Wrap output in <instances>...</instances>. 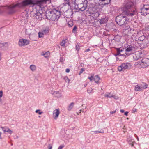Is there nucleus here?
I'll return each instance as SVG.
<instances>
[{
  "label": "nucleus",
  "mask_w": 149,
  "mask_h": 149,
  "mask_svg": "<svg viewBox=\"0 0 149 149\" xmlns=\"http://www.w3.org/2000/svg\"><path fill=\"white\" fill-rule=\"evenodd\" d=\"M1 101H2V99L1 98H0V102H1Z\"/></svg>",
  "instance_id": "5fc2aeb1"
},
{
  "label": "nucleus",
  "mask_w": 149,
  "mask_h": 149,
  "mask_svg": "<svg viewBox=\"0 0 149 149\" xmlns=\"http://www.w3.org/2000/svg\"><path fill=\"white\" fill-rule=\"evenodd\" d=\"M134 58L136 60H138L140 58V56L139 53H136L133 56Z\"/></svg>",
  "instance_id": "aec40b11"
},
{
  "label": "nucleus",
  "mask_w": 149,
  "mask_h": 149,
  "mask_svg": "<svg viewBox=\"0 0 149 149\" xmlns=\"http://www.w3.org/2000/svg\"><path fill=\"white\" fill-rule=\"evenodd\" d=\"M1 60V53L0 52V60Z\"/></svg>",
  "instance_id": "864d4df0"
},
{
  "label": "nucleus",
  "mask_w": 149,
  "mask_h": 149,
  "mask_svg": "<svg viewBox=\"0 0 149 149\" xmlns=\"http://www.w3.org/2000/svg\"><path fill=\"white\" fill-rule=\"evenodd\" d=\"M40 111V110H37L35 112L36 113H38L40 115L42 113V112Z\"/></svg>",
  "instance_id": "c9c22d12"
},
{
  "label": "nucleus",
  "mask_w": 149,
  "mask_h": 149,
  "mask_svg": "<svg viewBox=\"0 0 149 149\" xmlns=\"http://www.w3.org/2000/svg\"><path fill=\"white\" fill-rule=\"evenodd\" d=\"M111 0H99V1L103 2L104 1H105L106 2L104 3V5H107L109 3H110V1H111Z\"/></svg>",
  "instance_id": "393cba45"
},
{
  "label": "nucleus",
  "mask_w": 149,
  "mask_h": 149,
  "mask_svg": "<svg viewBox=\"0 0 149 149\" xmlns=\"http://www.w3.org/2000/svg\"><path fill=\"white\" fill-rule=\"evenodd\" d=\"M3 95V92L2 91H0V98L2 97Z\"/></svg>",
  "instance_id": "37998d69"
},
{
  "label": "nucleus",
  "mask_w": 149,
  "mask_h": 149,
  "mask_svg": "<svg viewBox=\"0 0 149 149\" xmlns=\"http://www.w3.org/2000/svg\"><path fill=\"white\" fill-rule=\"evenodd\" d=\"M120 111L122 113H123V112H124V110L123 109H121L120 110Z\"/></svg>",
  "instance_id": "603ef678"
},
{
  "label": "nucleus",
  "mask_w": 149,
  "mask_h": 149,
  "mask_svg": "<svg viewBox=\"0 0 149 149\" xmlns=\"http://www.w3.org/2000/svg\"><path fill=\"white\" fill-rule=\"evenodd\" d=\"M66 40H63L62 42L60 43V45L61 46H64L65 43L66 42Z\"/></svg>",
  "instance_id": "7c9ffc66"
},
{
  "label": "nucleus",
  "mask_w": 149,
  "mask_h": 149,
  "mask_svg": "<svg viewBox=\"0 0 149 149\" xmlns=\"http://www.w3.org/2000/svg\"><path fill=\"white\" fill-rule=\"evenodd\" d=\"M128 112L127 111L124 114L126 116H127L128 115Z\"/></svg>",
  "instance_id": "09e8293b"
},
{
  "label": "nucleus",
  "mask_w": 149,
  "mask_h": 149,
  "mask_svg": "<svg viewBox=\"0 0 149 149\" xmlns=\"http://www.w3.org/2000/svg\"><path fill=\"white\" fill-rule=\"evenodd\" d=\"M134 30L131 28L130 26H127L126 27L124 30V32L125 35L128 36H131L133 34Z\"/></svg>",
  "instance_id": "9d476101"
},
{
  "label": "nucleus",
  "mask_w": 149,
  "mask_h": 149,
  "mask_svg": "<svg viewBox=\"0 0 149 149\" xmlns=\"http://www.w3.org/2000/svg\"><path fill=\"white\" fill-rule=\"evenodd\" d=\"M84 71V69L83 68H81V71L79 73V75H80V74L82 73Z\"/></svg>",
  "instance_id": "ea45409f"
},
{
  "label": "nucleus",
  "mask_w": 149,
  "mask_h": 149,
  "mask_svg": "<svg viewBox=\"0 0 149 149\" xmlns=\"http://www.w3.org/2000/svg\"><path fill=\"white\" fill-rule=\"evenodd\" d=\"M70 71V70L69 69H66L65 71L67 73L69 72Z\"/></svg>",
  "instance_id": "de8ad7c7"
},
{
  "label": "nucleus",
  "mask_w": 149,
  "mask_h": 149,
  "mask_svg": "<svg viewBox=\"0 0 149 149\" xmlns=\"http://www.w3.org/2000/svg\"><path fill=\"white\" fill-rule=\"evenodd\" d=\"M11 145L12 146L13 145V144H11Z\"/></svg>",
  "instance_id": "bf43d9fd"
},
{
  "label": "nucleus",
  "mask_w": 149,
  "mask_h": 149,
  "mask_svg": "<svg viewBox=\"0 0 149 149\" xmlns=\"http://www.w3.org/2000/svg\"><path fill=\"white\" fill-rule=\"evenodd\" d=\"M88 1L87 0H84V3L79 4L77 5L78 8L81 11H84L87 7Z\"/></svg>",
  "instance_id": "6e6552de"
},
{
  "label": "nucleus",
  "mask_w": 149,
  "mask_h": 149,
  "mask_svg": "<svg viewBox=\"0 0 149 149\" xmlns=\"http://www.w3.org/2000/svg\"><path fill=\"white\" fill-rule=\"evenodd\" d=\"M93 91V89L91 88H88L87 90V92L89 93H91L92 91Z\"/></svg>",
  "instance_id": "473e14b6"
},
{
  "label": "nucleus",
  "mask_w": 149,
  "mask_h": 149,
  "mask_svg": "<svg viewBox=\"0 0 149 149\" xmlns=\"http://www.w3.org/2000/svg\"><path fill=\"white\" fill-rule=\"evenodd\" d=\"M49 30L48 29H45L43 30L42 32L44 34H46L49 32Z\"/></svg>",
  "instance_id": "72a5a7b5"
},
{
  "label": "nucleus",
  "mask_w": 149,
  "mask_h": 149,
  "mask_svg": "<svg viewBox=\"0 0 149 149\" xmlns=\"http://www.w3.org/2000/svg\"><path fill=\"white\" fill-rule=\"evenodd\" d=\"M8 44L7 42H0V48L1 49H3L6 47H7L8 46Z\"/></svg>",
  "instance_id": "4468645a"
},
{
  "label": "nucleus",
  "mask_w": 149,
  "mask_h": 149,
  "mask_svg": "<svg viewBox=\"0 0 149 149\" xmlns=\"http://www.w3.org/2000/svg\"><path fill=\"white\" fill-rule=\"evenodd\" d=\"M93 80L96 83H98L99 80H100V78L98 75H96L94 76Z\"/></svg>",
  "instance_id": "a211bd4d"
},
{
  "label": "nucleus",
  "mask_w": 149,
  "mask_h": 149,
  "mask_svg": "<svg viewBox=\"0 0 149 149\" xmlns=\"http://www.w3.org/2000/svg\"><path fill=\"white\" fill-rule=\"evenodd\" d=\"M38 35H39V38L42 37H43V35H44V34L42 32H39L38 33Z\"/></svg>",
  "instance_id": "2f4dec72"
},
{
  "label": "nucleus",
  "mask_w": 149,
  "mask_h": 149,
  "mask_svg": "<svg viewBox=\"0 0 149 149\" xmlns=\"http://www.w3.org/2000/svg\"><path fill=\"white\" fill-rule=\"evenodd\" d=\"M45 0L33 1V0H24L20 3H13L9 5L3 6V9L6 10L7 13L9 14L14 13L16 11V8H23L31 5H37L40 6L42 2Z\"/></svg>",
  "instance_id": "f257e3e1"
},
{
  "label": "nucleus",
  "mask_w": 149,
  "mask_h": 149,
  "mask_svg": "<svg viewBox=\"0 0 149 149\" xmlns=\"http://www.w3.org/2000/svg\"><path fill=\"white\" fill-rule=\"evenodd\" d=\"M127 141L129 144L131 145L132 147L134 146V141L133 139H132L130 137L127 139Z\"/></svg>",
  "instance_id": "dca6fc26"
},
{
  "label": "nucleus",
  "mask_w": 149,
  "mask_h": 149,
  "mask_svg": "<svg viewBox=\"0 0 149 149\" xmlns=\"http://www.w3.org/2000/svg\"><path fill=\"white\" fill-rule=\"evenodd\" d=\"M34 32L35 31L33 29H27L26 30V33L29 35L33 34Z\"/></svg>",
  "instance_id": "2eb2a0df"
},
{
  "label": "nucleus",
  "mask_w": 149,
  "mask_h": 149,
  "mask_svg": "<svg viewBox=\"0 0 149 149\" xmlns=\"http://www.w3.org/2000/svg\"><path fill=\"white\" fill-rule=\"evenodd\" d=\"M70 23H71V24L69 23V22L68 23V25L70 27H71L73 25L72 23L70 22Z\"/></svg>",
  "instance_id": "c03bdc74"
},
{
  "label": "nucleus",
  "mask_w": 149,
  "mask_h": 149,
  "mask_svg": "<svg viewBox=\"0 0 149 149\" xmlns=\"http://www.w3.org/2000/svg\"><path fill=\"white\" fill-rule=\"evenodd\" d=\"M132 66L130 63H123L118 68V70L119 71H124L125 70L130 69Z\"/></svg>",
  "instance_id": "39448f33"
},
{
  "label": "nucleus",
  "mask_w": 149,
  "mask_h": 149,
  "mask_svg": "<svg viewBox=\"0 0 149 149\" xmlns=\"http://www.w3.org/2000/svg\"><path fill=\"white\" fill-rule=\"evenodd\" d=\"M147 39L148 40L149 39V36L147 38Z\"/></svg>",
  "instance_id": "4d7b16f0"
},
{
  "label": "nucleus",
  "mask_w": 149,
  "mask_h": 149,
  "mask_svg": "<svg viewBox=\"0 0 149 149\" xmlns=\"http://www.w3.org/2000/svg\"><path fill=\"white\" fill-rule=\"evenodd\" d=\"M135 90L136 91H142V88H141V86H139L138 85H136L135 87Z\"/></svg>",
  "instance_id": "412c9836"
},
{
  "label": "nucleus",
  "mask_w": 149,
  "mask_h": 149,
  "mask_svg": "<svg viewBox=\"0 0 149 149\" xmlns=\"http://www.w3.org/2000/svg\"><path fill=\"white\" fill-rule=\"evenodd\" d=\"M133 47L131 45L128 46L125 48V53L127 55H129L132 53V51Z\"/></svg>",
  "instance_id": "f8f14e48"
},
{
  "label": "nucleus",
  "mask_w": 149,
  "mask_h": 149,
  "mask_svg": "<svg viewBox=\"0 0 149 149\" xmlns=\"http://www.w3.org/2000/svg\"><path fill=\"white\" fill-rule=\"evenodd\" d=\"M80 49V46L78 45H77L76 46V49L77 51H79Z\"/></svg>",
  "instance_id": "a19ab883"
},
{
  "label": "nucleus",
  "mask_w": 149,
  "mask_h": 149,
  "mask_svg": "<svg viewBox=\"0 0 149 149\" xmlns=\"http://www.w3.org/2000/svg\"><path fill=\"white\" fill-rule=\"evenodd\" d=\"M140 65L143 68L147 67L149 65V59L144 58L141 60Z\"/></svg>",
  "instance_id": "1a4fd4ad"
},
{
  "label": "nucleus",
  "mask_w": 149,
  "mask_h": 149,
  "mask_svg": "<svg viewBox=\"0 0 149 149\" xmlns=\"http://www.w3.org/2000/svg\"><path fill=\"white\" fill-rule=\"evenodd\" d=\"M52 95H53L54 96L57 97H60L61 96V93L58 91L54 92L52 93Z\"/></svg>",
  "instance_id": "f3484780"
},
{
  "label": "nucleus",
  "mask_w": 149,
  "mask_h": 149,
  "mask_svg": "<svg viewBox=\"0 0 149 149\" xmlns=\"http://www.w3.org/2000/svg\"><path fill=\"white\" fill-rule=\"evenodd\" d=\"M3 9V6L0 7V14H1L2 12V10Z\"/></svg>",
  "instance_id": "a18cd8bd"
},
{
  "label": "nucleus",
  "mask_w": 149,
  "mask_h": 149,
  "mask_svg": "<svg viewBox=\"0 0 149 149\" xmlns=\"http://www.w3.org/2000/svg\"><path fill=\"white\" fill-rule=\"evenodd\" d=\"M52 144H48V149H52Z\"/></svg>",
  "instance_id": "58836bf2"
},
{
  "label": "nucleus",
  "mask_w": 149,
  "mask_h": 149,
  "mask_svg": "<svg viewBox=\"0 0 149 149\" xmlns=\"http://www.w3.org/2000/svg\"><path fill=\"white\" fill-rule=\"evenodd\" d=\"M60 11L54 9L48 11L46 13V18L49 20L54 21L57 20L61 16Z\"/></svg>",
  "instance_id": "7ed1b4c3"
},
{
  "label": "nucleus",
  "mask_w": 149,
  "mask_h": 149,
  "mask_svg": "<svg viewBox=\"0 0 149 149\" xmlns=\"http://www.w3.org/2000/svg\"><path fill=\"white\" fill-rule=\"evenodd\" d=\"M127 119H128V118H127Z\"/></svg>",
  "instance_id": "13d9d810"
},
{
  "label": "nucleus",
  "mask_w": 149,
  "mask_h": 149,
  "mask_svg": "<svg viewBox=\"0 0 149 149\" xmlns=\"http://www.w3.org/2000/svg\"><path fill=\"white\" fill-rule=\"evenodd\" d=\"M93 75H92L90 77H88V79L90 80L91 81L93 79Z\"/></svg>",
  "instance_id": "4c0bfd02"
},
{
  "label": "nucleus",
  "mask_w": 149,
  "mask_h": 149,
  "mask_svg": "<svg viewBox=\"0 0 149 149\" xmlns=\"http://www.w3.org/2000/svg\"><path fill=\"white\" fill-rule=\"evenodd\" d=\"M3 131L5 134H6V132L8 133L9 134H11L13 132L10 130L8 127H1L0 128V139H2L3 138L1 136L2 134V131Z\"/></svg>",
  "instance_id": "423d86ee"
},
{
  "label": "nucleus",
  "mask_w": 149,
  "mask_h": 149,
  "mask_svg": "<svg viewBox=\"0 0 149 149\" xmlns=\"http://www.w3.org/2000/svg\"><path fill=\"white\" fill-rule=\"evenodd\" d=\"M145 38V36L144 35H142L139 37V40L140 41H143Z\"/></svg>",
  "instance_id": "a878e982"
},
{
  "label": "nucleus",
  "mask_w": 149,
  "mask_h": 149,
  "mask_svg": "<svg viewBox=\"0 0 149 149\" xmlns=\"http://www.w3.org/2000/svg\"><path fill=\"white\" fill-rule=\"evenodd\" d=\"M60 114L59 110L58 109H56L53 112V116L54 119H56L58 117Z\"/></svg>",
  "instance_id": "ddd939ff"
},
{
  "label": "nucleus",
  "mask_w": 149,
  "mask_h": 149,
  "mask_svg": "<svg viewBox=\"0 0 149 149\" xmlns=\"http://www.w3.org/2000/svg\"><path fill=\"white\" fill-rule=\"evenodd\" d=\"M41 55H43L46 58L48 57L50 55V53L49 51H48L44 54L43 53V54H42Z\"/></svg>",
  "instance_id": "5701e85b"
},
{
  "label": "nucleus",
  "mask_w": 149,
  "mask_h": 149,
  "mask_svg": "<svg viewBox=\"0 0 149 149\" xmlns=\"http://www.w3.org/2000/svg\"><path fill=\"white\" fill-rule=\"evenodd\" d=\"M113 97L116 100H117L118 99V97L117 96H115V95H112V96H111V97Z\"/></svg>",
  "instance_id": "e433bc0d"
},
{
  "label": "nucleus",
  "mask_w": 149,
  "mask_h": 149,
  "mask_svg": "<svg viewBox=\"0 0 149 149\" xmlns=\"http://www.w3.org/2000/svg\"><path fill=\"white\" fill-rule=\"evenodd\" d=\"M64 147V145H61L58 148V149H62Z\"/></svg>",
  "instance_id": "79ce46f5"
},
{
  "label": "nucleus",
  "mask_w": 149,
  "mask_h": 149,
  "mask_svg": "<svg viewBox=\"0 0 149 149\" xmlns=\"http://www.w3.org/2000/svg\"><path fill=\"white\" fill-rule=\"evenodd\" d=\"M141 13L143 16H145L149 14V5H144L141 9Z\"/></svg>",
  "instance_id": "0eeeda50"
},
{
  "label": "nucleus",
  "mask_w": 149,
  "mask_h": 149,
  "mask_svg": "<svg viewBox=\"0 0 149 149\" xmlns=\"http://www.w3.org/2000/svg\"><path fill=\"white\" fill-rule=\"evenodd\" d=\"M29 43V40L25 39L19 40L18 43L19 45L21 46L27 45Z\"/></svg>",
  "instance_id": "9b49d317"
},
{
  "label": "nucleus",
  "mask_w": 149,
  "mask_h": 149,
  "mask_svg": "<svg viewBox=\"0 0 149 149\" xmlns=\"http://www.w3.org/2000/svg\"><path fill=\"white\" fill-rule=\"evenodd\" d=\"M74 105V103L73 102L71 103L68 107V110H70L73 108Z\"/></svg>",
  "instance_id": "bb28decb"
},
{
  "label": "nucleus",
  "mask_w": 149,
  "mask_h": 149,
  "mask_svg": "<svg viewBox=\"0 0 149 149\" xmlns=\"http://www.w3.org/2000/svg\"><path fill=\"white\" fill-rule=\"evenodd\" d=\"M116 112V110L113 111H111L110 112V113L111 114H112L115 113Z\"/></svg>",
  "instance_id": "49530a36"
},
{
  "label": "nucleus",
  "mask_w": 149,
  "mask_h": 149,
  "mask_svg": "<svg viewBox=\"0 0 149 149\" xmlns=\"http://www.w3.org/2000/svg\"><path fill=\"white\" fill-rule=\"evenodd\" d=\"M137 139L138 141H139V138L138 137V136H137Z\"/></svg>",
  "instance_id": "6e6d98bb"
},
{
  "label": "nucleus",
  "mask_w": 149,
  "mask_h": 149,
  "mask_svg": "<svg viewBox=\"0 0 149 149\" xmlns=\"http://www.w3.org/2000/svg\"><path fill=\"white\" fill-rule=\"evenodd\" d=\"M77 28V27L76 26H75L74 27L73 30H72V32L74 33H75L76 32V29Z\"/></svg>",
  "instance_id": "f704fd0d"
},
{
  "label": "nucleus",
  "mask_w": 149,
  "mask_h": 149,
  "mask_svg": "<svg viewBox=\"0 0 149 149\" xmlns=\"http://www.w3.org/2000/svg\"><path fill=\"white\" fill-rule=\"evenodd\" d=\"M63 79L65 80V82H66L69 83L70 81L69 79L67 76H65L64 77Z\"/></svg>",
  "instance_id": "c756f323"
},
{
  "label": "nucleus",
  "mask_w": 149,
  "mask_h": 149,
  "mask_svg": "<svg viewBox=\"0 0 149 149\" xmlns=\"http://www.w3.org/2000/svg\"><path fill=\"white\" fill-rule=\"evenodd\" d=\"M123 50L122 49H120V48H117V54L115 55L116 56L119 55L120 54V52L123 51Z\"/></svg>",
  "instance_id": "b1692460"
},
{
  "label": "nucleus",
  "mask_w": 149,
  "mask_h": 149,
  "mask_svg": "<svg viewBox=\"0 0 149 149\" xmlns=\"http://www.w3.org/2000/svg\"><path fill=\"white\" fill-rule=\"evenodd\" d=\"M112 94H111V93H108L105 95L104 97H106L111 98V97H110L112 96Z\"/></svg>",
  "instance_id": "cd10ccee"
},
{
  "label": "nucleus",
  "mask_w": 149,
  "mask_h": 149,
  "mask_svg": "<svg viewBox=\"0 0 149 149\" xmlns=\"http://www.w3.org/2000/svg\"><path fill=\"white\" fill-rule=\"evenodd\" d=\"M133 3L132 2L128 1L126 4L123 8L122 10L123 11V13L128 16H132L136 14L135 10L133 11L131 8L133 7Z\"/></svg>",
  "instance_id": "f03ea898"
},
{
  "label": "nucleus",
  "mask_w": 149,
  "mask_h": 149,
  "mask_svg": "<svg viewBox=\"0 0 149 149\" xmlns=\"http://www.w3.org/2000/svg\"><path fill=\"white\" fill-rule=\"evenodd\" d=\"M94 132L96 134L98 133H103L104 132V131L103 130L101 129L100 131H95Z\"/></svg>",
  "instance_id": "c85d7f7f"
},
{
  "label": "nucleus",
  "mask_w": 149,
  "mask_h": 149,
  "mask_svg": "<svg viewBox=\"0 0 149 149\" xmlns=\"http://www.w3.org/2000/svg\"><path fill=\"white\" fill-rule=\"evenodd\" d=\"M30 69L33 72L35 71L36 69V66L34 65H31L30 66Z\"/></svg>",
  "instance_id": "6ab92c4d"
},
{
  "label": "nucleus",
  "mask_w": 149,
  "mask_h": 149,
  "mask_svg": "<svg viewBox=\"0 0 149 149\" xmlns=\"http://www.w3.org/2000/svg\"><path fill=\"white\" fill-rule=\"evenodd\" d=\"M116 21L117 23L120 26L127 24L128 22L127 17L123 15H120L116 17Z\"/></svg>",
  "instance_id": "20e7f679"
},
{
  "label": "nucleus",
  "mask_w": 149,
  "mask_h": 149,
  "mask_svg": "<svg viewBox=\"0 0 149 149\" xmlns=\"http://www.w3.org/2000/svg\"><path fill=\"white\" fill-rule=\"evenodd\" d=\"M81 109L79 111V113H78V112L77 113V114L79 115V113H81Z\"/></svg>",
  "instance_id": "3c124183"
},
{
  "label": "nucleus",
  "mask_w": 149,
  "mask_h": 149,
  "mask_svg": "<svg viewBox=\"0 0 149 149\" xmlns=\"http://www.w3.org/2000/svg\"><path fill=\"white\" fill-rule=\"evenodd\" d=\"M90 51V49H88L85 51V52H88Z\"/></svg>",
  "instance_id": "8fccbe9b"
},
{
  "label": "nucleus",
  "mask_w": 149,
  "mask_h": 149,
  "mask_svg": "<svg viewBox=\"0 0 149 149\" xmlns=\"http://www.w3.org/2000/svg\"><path fill=\"white\" fill-rule=\"evenodd\" d=\"M141 86L143 90V89H146L147 88L148 85L146 83H143L141 84Z\"/></svg>",
  "instance_id": "4be33fe9"
}]
</instances>
